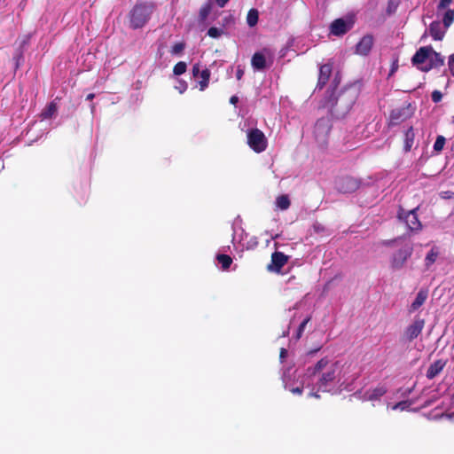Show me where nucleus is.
<instances>
[{"mask_svg": "<svg viewBox=\"0 0 454 454\" xmlns=\"http://www.w3.org/2000/svg\"><path fill=\"white\" fill-rule=\"evenodd\" d=\"M155 5L153 3H137L129 12V27L132 29L143 27L150 20Z\"/></svg>", "mask_w": 454, "mask_h": 454, "instance_id": "1", "label": "nucleus"}, {"mask_svg": "<svg viewBox=\"0 0 454 454\" xmlns=\"http://www.w3.org/2000/svg\"><path fill=\"white\" fill-rule=\"evenodd\" d=\"M419 207L411 210H405L403 207H399L397 211V219L400 223H404L407 230L411 232H419L422 230V223L419 220L418 213Z\"/></svg>", "mask_w": 454, "mask_h": 454, "instance_id": "2", "label": "nucleus"}, {"mask_svg": "<svg viewBox=\"0 0 454 454\" xmlns=\"http://www.w3.org/2000/svg\"><path fill=\"white\" fill-rule=\"evenodd\" d=\"M247 140L248 146L256 153L264 152L268 146L264 133L257 128L247 130Z\"/></svg>", "mask_w": 454, "mask_h": 454, "instance_id": "3", "label": "nucleus"}, {"mask_svg": "<svg viewBox=\"0 0 454 454\" xmlns=\"http://www.w3.org/2000/svg\"><path fill=\"white\" fill-rule=\"evenodd\" d=\"M330 130L331 125L327 119L321 118L317 121L314 127V136L320 146H325L328 144Z\"/></svg>", "mask_w": 454, "mask_h": 454, "instance_id": "4", "label": "nucleus"}, {"mask_svg": "<svg viewBox=\"0 0 454 454\" xmlns=\"http://www.w3.org/2000/svg\"><path fill=\"white\" fill-rule=\"evenodd\" d=\"M360 185L361 180L351 176H343L335 181V187L341 193L354 192Z\"/></svg>", "mask_w": 454, "mask_h": 454, "instance_id": "5", "label": "nucleus"}, {"mask_svg": "<svg viewBox=\"0 0 454 454\" xmlns=\"http://www.w3.org/2000/svg\"><path fill=\"white\" fill-rule=\"evenodd\" d=\"M338 363H333L326 371L321 372L317 382L318 390L326 391L327 387L334 382L337 377Z\"/></svg>", "mask_w": 454, "mask_h": 454, "instance_id": "6", "label": "nucleus"}, {"mask_svg": "<svg viewBox=\"0 0 454 454\" xmlns=\"http://www.w3.org/2000/svg\"><path fill=\"white\" fill-rule=\"evenodd\" d=\"M354 23L355 20L352 17L336 19L330 25V33L336 36H341L353 27Z\"/></svg>", "mask_w": 454, "mask_h": 454, "instance_id": "7", "label": "nucleus"}, {"mask_svg": "<svg viewBox=\"0 0 454 454\" xmlns=\"http://www.w3.org/2000/svg\"><path fill=\"white\" fill-rule=\"evenodd\" d=\"M412 115L411 106L395 108L391 111L389 115V124L395 126L398 125Z\"/></svg>", "mask_w": 454, "mask_h": 454, "instance_id": "8", "label": "nucleus"}, {"mask_svg": "<svg viewBox=\"0 0 454 454\" xmlns=\"http://www.w3.org/2000/svg\"><path fill=\"white\" fill-rule=\"evenodd\" d=\"M424 326L425 319L416 317L413 322L405 329L404 337L407 340L412 341L422 333Z\"/></svg>", "mask_w": 454, "mask_h": 454, "instance_id": "9", "label": "nucleus"}, {"mask_svg": "<svg viewBox=\"0 0 454 454\" xmlns=\"http://www.w3.org/2000/svg\"><path fill=\"white\" fill-rule=\"evenodd\" d=\"M412 254V247H406L399 249L396 253L393 254L391 266L393 269L398 270L401 269L408 258L411 257Z\"/></svg>", "mask_w": 454, "mask_h": 454, "instance_id": "10", "label": "nucleus"}, {"mask_svg": "<svg viewBox=\"0 0 454 454\" xmlns=\"http://www.w3.org/2000/svg\"><path fill=\"white\" fill-rule=\"evenodd\" d=\"M192 75L195 78H200L199 85H200V90L203 91L205 90L209 83L211 72L207 68H204L200 71V63H196L192 66Z\"/></svg>", "mask_w": 454, "mask_h": 454, "instance_id": "11", "label": "nucleus"}, {"mask_svg": "<svg viewBox=\"0 0 454 454\" xmlns=\"http://www.w3.org/2000/svg\"><path fill=\"white\" fill-rule=\"evenodd\" d=\"M288 256L282 252H274L271 254V262L267 266V270L271 272H280L281 269L287 262Z\"/></svg>", "mask_w": 454, "mask_h": 454, "instance_id": "12", "label": "nucleus"}, {"mask_svg": "<svg viewBox=\"0 0 454 454\" xmlns=\"http://www.w3.org/2000/svg\"><path fill=\"white\" fill-rule=\"evenodd\" d=\"M373 45V37L371 35H366L356 45V53L366 56L371 51Z\"/></svg>", "mask_w": 454, "mask_h": 454, "instance_id": "13", "label": "nucleus"}, {"mask_svg": "<svg viewBox=\"0 0 454 454\" xmlns=\"http://www.w3.org/2000/svg\"><path fill=\"white\" fill-rule=\"evenodd\" d=\"M431 51V46L420 47L411 58L412 65L419 67V65L424 64L428 60Z\"/></svg>", "mask_w": 454, "mask_h": 454, "instance_id": "14", "label": "nucleus"}, {"mask_svg": "<svg viewBox=\"0 0 454 454\" xmlns=\"http://www.w3.org/2000/svg\"><path fill=\"white\" fill-rule=\"evenodd\" d=\"M444 63V59L442 57V55L436 51H434L432 48V51L430 53V57L428 59V64L425 67H419L421 71L427 72L431 70L432 68L442 67Z\"/></svg>", "mask_w": 454, "mask_h": 454, "instance_id": "15", "label": "nucleus"}, {"mask_svg": "<svg viewBox=\"0 0 454 454\" xmlns=\"http://www.w3.org/2000/svg\"><path fill=\"white\" fill-rule=\"evenodd\" d=\"M332 364L333 363L330 361V359L327 356H325L317 361L314 366L309 367L307 369V373L309 376H315L317 373L323 372L324 370L326 371Z\"/></svg>", "mask_w": 454, "mask_h": 454, "instance_id": "16", "label": "nucleus"}, {"mask_svg": "<svg viewBox=\"0 0 454 454\" xmlns=\"http://www.w3.org/2000/svg\"><path fill=\"white\" fill-rule=\"evenodd\" d=\"M446 364H447V361L442 360V359H438V360L434 361L433 364H430V366L428 367V369L427 371V374H426L427 378L428 380L434 379L438 374H440L442 372V371L445 367Z\"/></svg>", "mask_w": 454, "mask_h": 454, "instance_id": "17", "label": "nucleus"}, {"mask_svg": "<svg viewBox=\"0 0 454 454\" xmlns=\"http://www.w3.org/2000/svg\"><path fill=\"white\" fill-rule=\"evenodd\" d=\"M332 74V65L324 64L319 68V75L317 81V86L321 89L323 88L328 82Z\"/></svg>", "mask_w": 454, "mask_h": 454, "instance_id": "18", "label": "nucleus"}, {"mask_svg": "<svg viewBox=\"0 0 454 454\" xmlns=\"http://www.w3.org/2000/svg\"><path fill=\"white\" fill-rule=\"evenodd\" d=\"M445 27L442 28V25L439 21H433L429 26V33L434 40L440 41L445 35L446 33Z\"/></svg>", "mask_w": 454, "mask_h": 454, "instance_id": "19", "label": "nucleus"}, {"mask_svg": "<svg viewBox=\"0 0 454 454\" xmlns=\"http://www.w3.org/2000/svg\"><path fill=\"white\" fill-rule=\"evenodd\" d=\"M428 292L425 289H421L417 294V296L413 302L411 304V307L409 309L410 312H414L418 310L426 301L427 299Z\"/></svg>", "mask_w": 454, "mask_h": 454, "instance_id": "20", "label": "nucleus"}, {"mask_svg": "<svg viewBox=\"0 0 454 454\" xmlns=\"http://www.w3.org/2000/svg\"><path fill=\"white\" fill-rule=\"evenodd\" d=\"M251 65L255 70H263L266 67L265 56L261 52H255L252 57Z\"/></svg>", "mask_w": 454, "mask_h": 454, "instance_id": "21", "label": "nucleus"}, {"mask_svg": "<svg viewBox=\"0 0 454 454\" xmlns=\"http://www.w3.org/2000/svg\"><path fill=\"white\" fill-rule=\"evenodd\" d=\"M387 387L383 385H380L373 389L366 392L367 399L370 401H375L380 399L387 393Z\"/></svg>", "mask_w": 454, "mask_h": 454, "instance_id": "22", "label": "nucleus"}, {"mask_svg": "<svg viewBox=\"0 0 454 454\" xmlns=\"http://www.w3.org/2000/svg\"><path fill=\"white\" fill-rule=\"evenodd\" d=\"M213 4L208 1L201 6L199 12V22L204 23L212 11Z\"/></svg>", "mask_w": 454, "mask_h": 454, "instance_id": "23", "label": "nucleus"}, {"mask_svg": "<svg viewBox=\"0 0 454 454\" xmlns=\"http://www.w3.org/2000/svg\"><path fill=\"white\" fill-rule=\"evenodd\" d=\"M57 110H58L57 104L54 101H51L42 111L41 117L43 119H50L57 113Z\"/></svg>", "mask_w": 454, "mask_h": 454, "instance_id": "24", "label": "nucleus"}, {"mask_svg": "<svg viewBox=\"0 0 454 454\" xmlns=\"http://www.w3.org/2000/svg\"><path fill=\"white\" fill-rule=\"evenodd\" d=\"M414 137L413 128L410 127L405 133L404 150L406 152L411 149L414 143Z\"/></svg>", "mask_w": 454, "mask_h": 454, "instance_id": "25", "label": "nucleus"}, {"mask_svg": "<svg viewBox=\"0 0 454 454\" xmlns=\"http://www.w3.org/2000/svg\"><path fill=\"white\" fill-rule=\"evenodd\" d=\"M439 255V251L437 247H433L425 258V265L427 268H429L432 264H434Z\"/></svg>", "mask_w": 454, "mask_h": 454, "instance_id": "26", "label": "nucleus"}, {"mask_svg": "<svg viewBox=\"0 0 454 454\" xmlns=\"http://www.w3.org/2000/svg\"><path fill=\"white\" fill-rule=\"evenodd\" d=\"M258 19H259V12L256 9H250L247 12V23L249 27H254L257 22H258Z\"/></svg>", "mask_w": 454, "mask_h": 454, "instance_id": "27", "label": "nucleus"}, {"mask_svg": "<svg viewBox=\"0 0 454 454\" xmlns=\"http://www.w3.org/2000/svg\"><path fill=\"white\" fill-rule=\"evenodd\" d=\"M454 21V10L448 9L442 17V23L445 29H447Z\"/></svg>", "mask_w": 454, "mask_h": 454, "instance_id": "28", "label": "nucleus"}, {"mask_svg": "<svg viewBox=\"0 0 454 454\" xmlns=\"http://www.w3.org/2000/svg\"><path fill=\"white\" fill-rule=\"evenodd\" d=\"M216 259L223 270L229 269L232 263V258L228 254H218Z\"/></svg>", "mask_w": 454, "mask_h": 454, "instance_id": "29", "label": "nucleus"}, {"mask_svg": "<svg viewBox=\"0 0 454 454\" xmlns=\"http://www.w3.org/2000/svg\"><path fill=\"white\" fill-rule=\"evenodd\" d=\"M276 203H277V206L282 210L287 209L291 204L290 200L287 195L278 196L277 198Z\"/></svg>", "mask_w": 454, "mask_h": 454, "instance_id": "30", "label": "nucleus"}, {"mask_svg": "<svg viewBox=\"0 0 454 454\" xmlns=\"http://www.w3.org/2000/svg\"><path fill=\"white\" fill-rule=\"evenodd\" d=\"M187 65L184 61L177 62L173 67V73L176 75H181L186 72Z\"/></svg>", "mask_w": 454, "mask_h": 454, "instance_id": "31", "label": "nucleus"}, {"mask_svg": "<svg viewBox=\"0 0 454 454\" xmlns=\"http://www.w3.org/2000/svg\"><path fill=\"white\" fill-rule=\"evenodd\" d=\"M311 320V316H308L299 325L298 329H297V332H296V334H295V339L296 340H299L301 338L302 334H303V332L305 330V327L306 325H308V323Z\"/></svg>", "mask_w": 454, "mask_h": 454, "instance_id": "32", "label": "nucleus"}, {"mask_svg": "<svg viewBox=\"0 0 454 454\" xmlns=\"http://www.w3.org/2000/svg\"><path fill=\"white\" fill-rule=\"evenodd\" d=\"M445 142H446V139L443 136H438L434 144V150L435 152H441L443 149Z\"/></svg>", "mask_w": 454, "mask_h": 454, "instance_id": "33", "label": "nucleus"}, {"mask_svg": "<svg viewBox=\"0 0 454 454\" xmlns=\"http://www.w3.org/2000/svg\"><path fill=\"white\" fill-rule=\"evenodd\" d=\"M185 48V43L184 42H179L175 43L171 48V54L173 55H179L183 52V51Z\"/></svg>", "mask_w": 454, "mask_h": 454, "instance_id": "34", "label": "nucleus"}, {"mask_svg": "<svg viewBox=\"0 0 454 454\" xmlns=\"http://www.w3.org/2000/svg\"><path fill=\"white\" fill-rule=\"evenodd\" d=\"M12 59L14 61L15 70H17L18 68H20V65L23 63V60H24L23 52L21 51H17L14 54Z\"/></svg>", "mask_w": 454, "mask_h": 454, "instance_id": "35", "label": "nucleus"}, {"mask_svg": "<svg viewBox=\"0 0 454 454\" xmlns=\"http://www.w3.org/2000/svg\"><path fill=\"white\" fill-rule=\"evenodd\" d=\"M223 31L222 29L215 27H212L207 30V35L212 38H217L223 34Z\"/></svg>", "mask_w": 454, "mask_h": 454, "instance_id": "36", "label": "nucleus"}, {"mask_svg": "<svg viewBox=\"0 0 454 454\" xmlns=\"http://www.w3.org/2000/svg\"><path fill=\"white\" fill-rule=\"evenodd\" d=\"M432 100L434 103H438L442 98V94L439 90H434L431 95Z\"/></svg>", "mask_w": 454, "mask_h": 454, "instance_id": "37", "label": "nucleus"}, {"mask_svg": "<svg viewBox=\"0 0 454 454\" xmlns=\"http://www.w3.org/2000/svg\"><path fill=\"white\" fill-rule=\"evenodd\" d=\"M451 1L452 0H440L439 4L437 5L438 11L442 10V9L448 8L450 6V4H451Z\"/></svg>", "mask_w": 454, "mask_h": 454, "instance_id": "38", "label": "nucleus"}, {"mask_svg": "<svg viewBox=\"0 0 454 454\" xmlns=\"http://www.w3.org/2000/svg\"><path fill=\"white\" fill-rule=\"evenodd\" d=\"M448 66H449L450 72L454 76V53L450 56L449 61H448Z\"/></svg>", "mask_w": 454, "mask_h": 454, "instance_id": "39", "label": "nucleus"}, {"mask_svg": "<svg viewBox=\"0 0 454 454\" xmlns=\"http://www.w3.org/2000/svg\"><path fill=\"white\" fill-rule=\"evenodd\" d=\"M243 75H244V69L240 66H239L237 67V71H236V78H237V80H239V81L241 80Z\"/></svg>", "mask_w": 454, "mask_h": 454, "instance_id": "40", "label": "nucleus"}, {"mask_svg": "<svg viewBox=\"0 0 454 454\" xmlns=\"http://www.w3.org/2000/svg\"><path fill=\"white\" fill-rule=\"evenodd\" d=\"M302 391H303V388L301 387H293L291 389V392L295 395H301Z\"/></svg>", "mask_w": 454, "mask_h": 454, "instance_id": "41", "label": "nucleus"}, {"mask_svg": "<svg viewBox=\"0 0 454 454\" xmlns=\"http://www.w3.org/2000/svg\"><path fill=\"white\" fill-rule=\"evenodd\" d=\"M228 2L229 0H215L216 4L221 8L224 7Z\"/></svg>", "mask_w": 454, "mask_h": 454, "instance_id": "42", "label": "nucleus"}, {"mask_svg": "<svg viewBox=\"0 0 454 454\" xmlns=\"http://www.w3.org/2000/svg\"><path fill=\"white\" fill-rule=\"evenodd\" d=\"M397 68H398V63H397V60H395L393 63L392 67H391V70H390V74H389L390 75L393 74L397 70Z\"/></svg>", "mask_w": 454, "mask_h": 454, "instance_id": "43", "label": "nucleus"}, {"mask_svg": "<svg viewBox=\"0 0 454 454\" xmlns=\"http://www.w3.org/2000/svg\"><path fill=\"white\" fill-rule=\"evenodd\" d=\"M453 195H454V192H450V191H447V192H442V198H444V199H450V198H451Z\"/></svg>", "mask_w": 454, "mask_h": 454, "instance_id": "44", "label": "nucleus"}, {"mask_svg": "<svg viewBox=\"0 0 454 454\" xmlns=\"http://www.w3.org/2000/svg\"><path fill=\"white\" fill-rule=\"evenodd\" d=\"M287 356V350L284 348L280 349L279 356L281 359H284Z\"/></svg>", "mask_w": 454, "mask_h": 454, "instance_id": "45", "label": "nucleus"}, {"mask_svg": "<svg viewBox=\"0 0 454 454\" xmlns=\"http://www.w3.org/2000/svg\"><path fill=\"white\" fill-rule=\"evenodd\" d=\"M239 102V98L237 96H231L230 98V103L232 105H236Z\"/></svg>", "mask_w": 454, "mask_h": 454, "instance_id": "46", "label": "nucleus"}, {"mask_svg": "<svg viewBox=\"0 0 454 454\" xmlns=\"http://www.w3.org/2000/svg\"><path fill=\"white\" fill-rule=\"evenodd\" d=\"M321 349V347L317 348H315V349H311L309 351H308L307 355L308 356H314L317 351H319Z\"/></svg>", "mask_w": 454, "mask_h": 454, "instance_id": "47", "label": "nucleus"}, {"mask_svg": "<svg viewBox=\"0 0 454 454\" xmlns=\"http://www.w3.org/2000/svg\"><path fill=\"white\" fill-rule=\"evenodd\" d=\"M405 405H406V402H400V403H398L395 406V408H401V409H404Z\"/></svg>", "mask_w": 454, "mask_h": 454, "instance_id": "48", "label": "nucleus"}, {"mask_svg": "<svg viewBox=\"0 0 454 454\" xmlns=\"http://www.w3.org/2000/svg\"><path fill=\"white\" fill-rule=\"evenodd\" d=\"M309 396L315 397V398H319L320 397L319 395L317 393H316V392H310Z\"/></svg>", "mask_w": 454, "mask_h": 454, "instance_id": "49", "label": "nucleus"}, {"mask_svg": "<svg viewBox=\"0 0 454 454\" xmlns=\"http://www.w3.org/2000/svg\"><path fill=\"white\" fill-rule=\"evenodd\" d=\"M94 98H95V94L94 93H90V94L87 95L86 99L87 100H92Z\"/></svg>", "mask_w": 454, "mask_h": 454, "instance_id": "50", "label": "nucleus"}, {"mask_svg": "<svg viewBox=\"0 0 454 454\" xmlns=\"http://www.w3.org/2000/svg\"><path fill=\"white\" fill-rule=\"evenodd\" d=\"M393 243V240H387V241H384V245L386 246H391Z\"/></svg>", "mask_w": 454, "mask_h": 454, "instance_id": "51", "label": "nucleus"}, {"mask_svg": "<svg viewBox=\"0 0 454 454\" xmlns=\"http://www.w3.org/2000/svg\"><path fill=\"white\" fill-rule=\"evenodd\" d=\"M288 334V331L283 333V336H286Z\"/></svg>", "mask_w": 454, "mask_h": 454, "instance_id": "52", "label": "nucleus"}]
</instances>
